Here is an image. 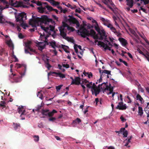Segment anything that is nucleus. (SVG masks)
Listing matches in <instances>:
<instances>
[{"label": "nucleus", "mask_w": 149, "mask_h": 149, "mask_svg": "<svg viewBox=\"0 0 149 149\" xmlns=\"http://www.w3.org/2000/svg\"><path fill=\"white\" fill-rule=\"evenodd\" d=\"M30 19L29 24L32 27H36V25H40L41 28L49 35H51V31H54V26L49 24L51 23L52 24H55V22L52 19L49 18L46 15L42 16L41 18L36 17Z\"/></svg>", "instance_id": "obj_1"}, {"label": "nucleus", "mask_w": 149, "mask_h": 149, "mask_svg": "<svg viewBox=\"0 0 149 149\" xmlns=\"http://www.w3.org/2000/svg\"><path fill=\"white\" fill-rule=\"evenodd\" d=\"M80 30V35L82 37L84 38H85L86 36H91L94 39H98L102 40L104 39V37H106V36L105 35V32L103 29L101 30V34H99L100 36V38H99L97 35L96 34L95 31L93 29H91L90 31H89L85 28L83 27L82 29H81Z\"/></svg>", "instance_id": "obj_2"}, {"label": "nucleus", "mask_w": 149, "mask_h": 149, "mask_svg": "<svg viewBox=\"0 0 149 149\" xmlns=\"http://www.w3.org/2000/svg\"><path fill=\"white\" fill-rule=\"evenodd\" d=\"M24 18H25V19H27L26 14L24 12L19 13L17 16L15 17L16 22H19L23 28L26 29V27H28V26L24 22L23 19Z\"/></svg>", "instance_id": "obj_3"}, {"label": "nucleus", "mask_w": 149, "mask_h": 149, "mask_svg": "<svg viewBox=\"0 0 149 149\" xmlns=\"http://www.w3.org/2000/svg\"><path fill=\"white\" fill-rule=\"evenodd\" d=\"M48 37V36H45L44 32L43 33V34L40 33V39H44V40L41 39V40H43L47 45L49 44V45L51 46L54 49L56 48V47H58L56 45V42L54 40L50 42L49 43L48 42L47 37Z\"/></svg>", "instance_id": "obj_4"}, {"label": "nucleus", "mask_w": 149, "mask_h": 149, "mask_svg": "<svg viewBox=\"0 0 149 149\" xmlns=\"http://www.w3.org/2000/svg\"><path fill=\"white\" fill-rule=\"evenodd\" d=\"M68 18H67L66 17H65V18L71 24H76V27H79L80 26V24L79 21L74 17L72 15H69L68 16Z\"/></svg>", "instance_id": "obj_5"}, {"label": "nucleus", "mask_w": 149, "mask_h": 149, "mask_svg": "<svg viewBox=\"0 0 149 149\" xmlns=\"http://www.w3.org/2000/svg\"><path fill=\"white\" fill-rule=\"evenodd\" d=\"M57 112V111L54 109H53L52 111L49 112V110L48 109H42L41 111V113L42 115L48 116L49 117L52 116L55 113Z\"/></svg>", "instance_id": "obj_6"}, {"label": "nucleus", "mask_w": 149, "mask_h": 149, "mask_svg": "<svg viewBox=\"0 0 149 149\" xmlns=\"http://www.w3.org/2000/svg\"><path fill=\"white\" fill-rule=\"evenodd\" d=\"M100 19L102 22L103 24L107 26L108 28L111 29L112 26V25L110 23V21L107 19H105L104 18L100 17H99Z\"/></svg>", "instance_id": "obj_7"}, {"label": "nucleus", "mask_w": 149, "mask_h": 149, "mask_svg": "<svg viewBox=\"0 0 149 149\" xmlns=\"http://www.w3.org/2000/svg\"><path fill=\"white\" fill-rule=\"evenodd\" d=\"M97 45L98 46H100V47L104 48V49L105 51L106 50H109V51L111 50V47L108 45L107 43L105 44L103 42L99 41Z\"/></svg>", "instance_id": "obj_8"}, {"label": "nucleus", "mask_w": 149, "mask_h": 149, "mask_svg": "<svg viewBox=\"0 0 149 149\" xmlns=\"http://www.w3.org/2000/svg\"><path fill=\"white\" fill-rule=\"evenodd\" d=\"M70 79H72V81L71 85L75 84L79 85L80 84V78L79 77H75V79H74L72 77H70Z\"/></svg>", "instance_id": "obj_9"}, {"label": "nucleus", "mask_w": 149, "mask_h": 149, "mask_svg": "<svg viewBox=\"0 0 149 149\" xmlns=\"http://www.w3.org/2000/svg\"><path fill=\"white\" fill-rule=\"evenodd\" d=\"M59 30L60 35L64 38L65 39L66 33L65 32L66 30L63 27H59Z\"/></svg>", "instance_id": "obj_10"}, {"label": "nucleus", "mask_w": 149, "mask_h": 149, "mask_svg": "<svg viewBox=\"0 0 149 149\" xmlns=\"http://www.w3.org/2000/svg\"><path fill=\"white\" fill-rule=\"evenodd\" d=\"M107 84L108 82L107 81L106 83L104 82L101 84V89L108 90L112 87L111 86V84H109V85L108 86Z\"/></svg>", "instance_id": "obj_11"}, {"label": "nucleus", "mask_w": 149, "mask_h": 149, "mask_svg": "<svg viewBox=\"0 0 149 149\" xmlns=\"http://www.w3.org/2000/svg\"><path fill=\"white\" fill-rule=\"evenodd\" d=\"M46 44L43 42H39L37 44L38 49L40 51H42L45 47Z\"/></svg>", "instance_id": "obj_12"}, {"label": "nucleus", "mask_w": 149, "mask_h": 149, "mask_svg": "<svg viewBox=\"0 0 149 149\" xmlns=\"http://www.w3.org/2000/svg\"><path fill=\"white\" fill-rule=\"evenodd\" d=\"M18 112L19 113H21L20 117H22L23 115L24 114L25 110L24 109L23 107H22L18 108Z\"/></svg>", "instance_id": "obj_13"}, {"label": "nucleus", "mask_w": 149, "mask_h": 149, "mask_svg": "<svg viewBox=\"0 0 149 149\" xmlns=\"http://www.w3.org/2000/svg\"><path fill=\"white\" fill-rule=\"evenodd\" d=\"M139 52L140 54L143 55L148 61L149 60V53L148 52H147L146 54H144L142 51L140 50L139 51Z\"/></svg>", "instance_id": "obj_14"}, {"label": "nucleus", "mask_w": 149, "mask_h": 149, "mask_svg": "<svg viewBox=\"0 0 149 149\" xmlns=\"http://www.w3.org/2000/svg\"><path fill=\"white\" fill-rule=\"evenodd\" d=\"M126 1L127 2V5L130 8H132L134 5L133 0H126Z\"/></svg>", "instance_id": "obj_15"}, {"label": "nucleus", "mask_w": 149, "mask_h": 149, "mask_svg": "<svg viewBox=\"0 0 149 149\" xmlns=\"http://www.w3.org/2000/svg\"><path fill=\"white\" fill-rule=\"evenodd\" d=\"M31 41L30 40H28L26 42H25V44L26 48H25V49H27L28 50V49H30V48L31 47Z\"/></svg>", "instance_id": "obj_16"}, {"label": "nucleus", "mask_w": 149, "mask_h": 149, "mask_svg": "<svg viewBox=\"0 0 149 149\" xmlns=\"http://www.w3.org/2000/svg\"><path fill=\"white\" fill-rule=\"evenodd\" d=\"M136 99L137 100H139L141 104L144 102V100L141 96L139 94H137L136 96Z\"/></svg>", "instance_id": "obj_17"}, {"label": "nucleus", "mask_w": 149, "mask_h": 149, "mask_svg": "<svg viewBox=\"0 0 149 149\" xmlns=\"http://www.w3.org/2000/svg\"><path fill=\"white\" fill-rule=\"evenodd\" d=\"M120 41L122 45L123 46H125L127 44V40L123 38H121L120 39Z\"/></svg>", "instance_id": "obj_18"}, {"label": "nucleus", "mask_w": 149, "mask_h": 149, "mask_svg": "<svg viewBox=\"0 0 149 149\" xmlns=\"http://www.w3.org/2000/svg\"><path fill=\"white\" fill-rule=\"evenodd\" d=\"M129 31L130 33L132 34L136 38H139V36L136 33L135 31L133 29H130Z\"/></svg>", "instance_id": "obj_19"}, {"label": "nucleus", "mask_w": 149, "mask_h": 149, "mask_svg": "<svg viewBox=\"0 0 149 149\" xmlns=\"http://www.w3.org/2000/svg\"><path fill=\"white\" fill-rule=\"evenodd\" d=\"M61 47L63 49L64 51L67 53H69L70 52L67 50V48H68V47L64 45H61Z\"/></svg>", "instance_id": "obj_20"}, {"label": "nucleus", "mask_w": 149, "mask_h": 149, "mask_svg": "<svg viewBox=\"0 0 149 149\" xmlns=\"http://www.w3.org/2000/svg\"><path fill=\"white\" fill-rule=\"evenodd\" d=\"M94 91V93L95 96H96L100 92V89H97V88H95L93 89Z\"/></svg>", "instance_id": "obj_21"}, {"label": "nucleus", "mask_w": 149, "mask_h": 149, "mask_svg": "<svg viewBox=\"0 0 149 149\" xmlns=\"http://www.w3.org/2000/svg\"><path fill=\"white\" fill-rule=\"evenodd\" d=\"M4 4H6V6L5 7H3L2 8L0 7V10L1 9V11H2L4 9L6 8H9V5L8 4V3L6 2H4Z\"/></svg>", "instance_id": "obj_22"}, {"label": "nucleus", "mask_w": 149, "mask_h": 149, "mask_svg": "<svg viewBox=\"0 0 149 149\" xmlns=\"http://www.w3.org/2000/svg\"><path fill=\"white\" fill-rule=\"evenodd\" d=\"M110 29L116 34H117L118 36H119V33L116 31V29L113 26Z\"/></svg>", "instance_id": "obj_23"}, {"label": "nucleus", "mask_w": 149, "mask_h": 149, "mask_svg": "<svg viewBox=\"0 0 149 149\" xmlns=\"http://www.w3.org/2000/svg\"><path fill=\"white\" fill-rule=\"evenodd\" d=\"M139 110H138V113L141 116L143 114V110L142 108L141 107H138Z\"/></svg>", "instance_id": "obj_24"}, {"label": "nucleus", "mask_w": 149, "mask_h": 149, "mask_svg": "<svg viewBox=\"0 0 149 149\" xmlns=\"http://www.w3.org/2000/svg\"><path fill=\"white\" fill-rule=\"evenodd\" d=\"M56 74L57 75L56 77L58 76L62 78H63L65 77V75L64 74H62L60 72H56Z\"/></svg>", "instance_id": "obj_25"}, {"label": "nucleus", "mask_w": 149, "mask_h": 149, "mask_svg": "<svg viewBox=\"0 0 149 149\" xmlns=\"http://www.w3.org/2000/svg\"><path fill=\"white\" fill-rule=\"evenodd\" d=\"M95 29L98 32L99 34H101V30H100V29L99 27L98 24H97L96 26H95Z\"/></svg>", "instance_id": "obj_26"}, {"label": "nucleus", "mask_w": 149, "mask_h": 149, "mask_svg": "<svg viewBox=\"0 0 149 149\" xmlns=\"http://www.w3.org/2000/svg\"><path fill=\"white\" fill-rule=\"evenodd\" d=\"M45 63L46 64V67L47 68L48 70H49L52 66L49 63L48 59H47V61L45 62Z\"/></svg>", "instance_id": "obj_27"}, {"label": "nucleus", "mask_w": 149, "mask_h": 149, "mask_svg": "<svg viewBox=\"0 0 149 149\" xmlns=\"http://www.w3.org/2000/svg\"><path fill=\"white\" fill-rule=\"evenodd\" d=\"M65 5L67 7L70 8L72 9H74L76 8V6H72L69 3H68L67 4H65Z\"/></svg>", "instance_id": "obj_28"}, {"label": "nucleus", "mask_w": 149, "mask_h": 149, "mask_svg": "<svg viewBox=\"0 0 149 149\" xmlns=\"http://www.w3.org/2000/svg\"><path fill=\"white\" fill-rule=\"evenodd\" d=\"M37 96L41 100H42L43 99V95L40 92H38Z\"/></svg>", "instance_id": "obj_29"}, {"label": "nucleus", "mask_w": 149, "mask_h": 149, "mask_svg": "<svg viewBox=\"0 0 149 149\" xmlns=\"http://www.w3.org/2000/svg\"><path fill=\"white\" fill-rule=\"evenodd\" d=\"M81 121V120L79 118H77V119L73 121V123H79Z\"/></svg>", "instance_id": "obj_30"}, {"label": "nucleus", "mask_w": 149, "mask_h": 149, "mask_svg": "<svg viewBox=\"0 0 149 149\" xmlns=\"http://www.w3.org/2000/svg\"><path fill=\"white\" fill-rule=\"evenodd\" d=\"M111 71H110L105 70H103L102 72V74H103L104 73H105L108 74H111Z\"/></svg>", "instance_id": "obj_31"}, {"label": "nucleus", "mask_w": 149, "mask_h": 149, "mask_svg": "<svg viewBox=\"0 0 149 149\" xmlns=\"http://www.w3.org/2000/svg\"><path fill=\"white\" fill-rule=\"evenodd\" d=\"M14 127L15 129L16 130L20 127V124L19 123H13Z\"/></svg>", "instance_id": "obj_32"}, {"label": "nucleus", "mask_w": 149, "mask_h": 149, "mask_svg": "<svg viewBox=\"0 0 149 149\" xmlns=\"http://www.w3.org/2000/svg\"><path fill=\"white\" fill-rule=\"evenodd\" d=\"M6 102L4 101H1L0 103V107H2L3 108L6 107L5 104Z\"/></svg>", "instance_id": "obj_33"}, {"label": "nucleus", "mask_w": 149, "mask_h": 149, "mask_svg": "<svg viewBox=\"0 0 149 149\" xmlns=\"http://www.w3.org/2000/svg\"><path fill=\"white\" fill-rule=\"evenodd\" d=\"M123 105V102L122 101L120 102H119L118 103V106L116 107V109H119L121 107H121L122 105Z\"/></svg>", "instance_id": "obj_34"}, {"label": "nucleus", "mask_w": 149, "mask_h": 149, "mask_svg": "<svg viewBox=\"0 0 149 149\" xmlns=\"http://www.w3.org/2000/svg\"><path fill=\"white\" fill-rule=\"evenodd\" d=\"M42 107V105H38L36 107L35 109V111H39L40 109H41Z\"/></svg>", "instance_id": "obj_35"}, {"label": "nucleus", "mask_w": 149, "mask_h": 149, "mask_svg": "<svg viewBox=\"0 0 149 149\" xmlns=\"http://www.w3.org/2000/svg\"><path fill=\"white\" fill-rule=\"evenodd\" d=\"M46 8L48 10L50 11H53L54 9L52 6L49 5H47L46 6Z\"/></svg>", "instance_id": "obj_36"}, {"label": "nucleus", "mask_w": 149, "mask_h": 149, "mask_svg": "<svg viewBox=\"0 0 149 149\" xmlns=\"http://www.w3.org/2000/svg\"><path fill=\"white\" fill-rule=\"evenodd\" d=\"M62 26H60V27H63L65 28V27H67L68 28V26H69L68 24L66 23L65 22H62Z\"/></svg>", "instance_id": "obj_37"}, {"label": "nucleus", "mask_w": 149, "mask_h": 149, "mask_svg": "<svg viewBox=\"0 0 149 149\" xmlns=\"http://www.w3.org/2000/svg\"><path fill=\"white\" fill-rule=\"evenodd\" d=\"M121 107L119 109V110H124L126 109L127 108V107L126 105V104L122 105Z\"/></svg>", "instance_id": "obj_38"}, {"label": "nucleus", "mask_w": 149, "mask_h": 149, "mask_svg": "<svg viewBox=\"0 0 149 149\" xmlns=\"http://www.w3.org/2000/svg\"><path fill=\"white\" fill-rule=\"evenodd\" d=\"M121 107L119 109V110H124L126 109L127 108V107L126 105V104L122 105Z\"/></svg>", "instance_id": "obj_39"}, {"label": "nucleus", "mask_w": 149, "mask_h": 149, "mask_svg": "<svg viewBox=\"0 0 149 149\" xmlns=\"http://www.w3.org/2000/svg\"><path fill=\"white\" fill-rule=\"evenodd\" d=\"M67 29L71 31H74L75 30V29L72 27H70V26H68Z\"/></svg>", "instance_id": "obj_40"}, {"label": "nucleus", "mask_w": 149, "mask_h": 149, "mask_svg": "<svg viewBox=\"0 0 149 149\" xmlns=\"http://www.w3.org/2000/svg\"><path fill=\"white\" fill-rule=\"evenodd\" d=\"M38 12L41 13H43L44 12L43 10L42 7L41 6L38 8Z\"/></svg>", "instance_id": "obj_41"}, {"label": "nucleus", "mask_w": 149, "mask_h": 149, "mask_svg": "<svg viewBox=\"0 0 149 149\" xmlns=\"http://www.w3.org/2000/svg\"><path fill=\"white\" fill-rule=\"evenodd\" d=\"M34 138V140L35 141H38L39 140V136H38L34 135L33 136Z\"/></svg>", "instance_id": "obj_42"}, {"label": "nucleus", "mask_w": 149, "mask_h": 149, "mask_svg": "<svg viewBox=\"0 0 149 149\" xmlns=\"http://www.w3.org/2000/svg\"><path fill=\"white\" fill-rule=\"evenodd\" d=\"M63 86L62 85H60L56 86V89L57 91H58Z\"/></svg>", "instance_id": "obj_43"}, {"label": "nucleus", "mask_w": 149, "mask_h": 149, "mask_svg": "<svg viewBox=\"0 0 149 149\" xmlns=\"http://www.w3.org/2000/svg\"><path fill=\"white\" fill-rule=\"evenodd\" d=\"M92 85V82H89V84H87L86 86L88 88H91Z\"/></svg>", "instance_id": "obj_44"}, {"label": "nucleus", "mask_w": 149, "mask_h": 149, "mask_svg": "<svg viewBox=\"0 0 149 149\" xmlns=\"http://www.w3.org/2000/svg\"><path fill=\"white\" fill-rule=\"evenodd\" d=\"M128 134V132L127 131L125 130L123 133V135L124 137H127Z\"/></svg>", "instance_id": "obj_45"}, {"label": "nucleus", "mask_w": 149, "mask_h": 149, "mask_svg": "<svg viewBox=\"0 0 149 149\" xmlns=\"http://www.w3.org/2000/svg\"><path fill=\"white\" fill-rule=\"evenodd\" d=\"M93 86H92L91 87V88H92V94H93V91L92 90L93 89L95 88H97V86L94 83H93V84H92Z\"/></svg>", "instance_id": "obj_46"}, {"label": "nucleus", "mask_w": 149, "mask_h": 149, "mask_svg": "<svg viewBox=\"0 0 149 149\" xmlns=\"http://www.w3.org/2000/svg\"><path fill=\"white\" fill-rule=\"evenodd\" d=\"M52 17L55 20H56V22H58V18L57 17L56 15H52Z\"/></svg>", "instance_id": "obj_47"}, {"label": "nucleus", "mask_w": 149, "mask_h": 149, "mask_svg": "<svg viewBox=\"0 0 149 149\" xmlns=\"http://www.w3.org/2000/svg\"><path fill=\"white\" fill-rule=\"evenodd\" d=\"M16 75L15 74H13V73H12L10 76L9 77L10 79H13L15 78V77H14Z\"/></svg>", "instance_id": "obj_48"}, {"label": "nucleus", "mask_w": 149, "mask_h": 149, "mask_svg": "<svg viewBox=\"0 0 149 149\" xmlns=\"http://www.w3.org/2000/svg\"><path fill=\"white\" fill-rule=\"evenodd\" d=\"M76 46H77V45L76 44H75L74 45V49L76 53H78V49H77Z\"/></svg>", "instance_id": "obj_49"}, {"label": "nucleus", "mask_w": 149, "mask_h": 149, "mask_svg": "<svg viewBox=\"0 0 149 149\" xmlns=\"http://www.w3.org/2000/svg\"><path fill=\"white\" fill-rule=\"evenodd\" d=\"M49 119V120L50 121H54L56 120V118L55 117H50Z\"/></svg>", "instance_id": "obj_50"}, {"label": "nucleus", "mask_w": 149, "mask_h": 149, "mask_svg": "<svg viewBox=\"0 0 149 149\" xmlns=\"http://www.w3.org/2000/svg\"><path fill=\"white\" fill-rule=\"evenodd\" d=\"M46 1L50 3L52 5L54 4V3L55 2V1L54 0H46Z\"/></svg>", "instance_id": "obj_51"}, {"label": "nucleus", "mask_w": 149, "mask_h": 149, "mask_svg": "<svg viewBox=\"0 0 149 149\" xmlns=\"http://www.w3.org/2000/svg\"><path fill=\"white\" fill-rule=\"evenodd\" d=\"M132 138V136H128L126 139V140H127V142L130 143V140Z\"/></svg>", "instance_id": "obj_52"}, {"label": "nucleus", "mask_w": 149, "mask_h": 149, "mask_svg": "<svg viewBox=\"0 0 149 149\" xmlns=\"http://www.w3.org/2000/svg\"><path fill=\"white\" fill-rule=\"evenodd\" d=\"M24 51L25 53L26 54H29L30 55H32L33 54L31 52H29V50H27V49H24Z\"/></svg>", "instance_id": "obj_53"}, {"label": "nucleus", "mask_w": 149, "mask_h": 149, "mask_svg": "<svg viewBox=\"0 0 149 149\" xmlns=\"http://www.w3.org/2000/svg\"><path fill=\"white\" fill-rule=\"evenodd\" d=\"M29 50L31 52H34L35 53H36V50L35 49H33L31 48V47H30V49H28V50Z\"/></svg>", "instance_id": "obj_54"}, {"label": "nucleus", "mask_w": 149, "mask_h": 149, "mask_svg": "<svg viewBox=\"0 0 149 149\" xmlns=\"http://www.w3.org/2000/svg\"><path fill=\"white\" fill-rule=\"evenodd\" d=\"M65 40H68V41H72L73 40V39L71 38H70L69 37H66V38L65 39Z\"/></svg>", "instance_id": "obj_55"}, {"label": "nucleus", "mask_w": 149, "mask_h": 149, "mask_svg": "<svg viewBox=\"0 0 149 149\" xmlns=\"http://www.w3.org/2000/svg\"><path fill=\"white\" fill-rule=\"evenodd\" d=\"M56 74V72H49L48 73V76H49L52 75V74Z\"/></svg>", "instance_id": "obj_56"}, {"label": "nucleus", "mask_w": 149, "mask_h": 149, "mask_svg": "<svg viewBox=\"0 0 149 149\" xmlns=\"http://www.w3.org/2000/svg\"><path fill=\"white\" fill-rule=\"evenodd\" d=\"M135 84L137 85L138 86L139 88H140V87H141L140 84L139 83L138 81H135Z\"/></svg>", "instance_id": "obj_57"}, {"label": "nucleus", "mask_w": 149, "mask_h": 149, "mask_svg": "<svg viewBox=\"0 0 149 149\" xmlns=\"http://www.w3.org/2000/svg\"><path fill=\"white\" fill-rule=\"evenodd\" d=\"M7 44L10 47H11L12 45V44L11 41H8L7 42Z\"/></svg>", "instance_id": "obj_58"}, {"label": "nucleus", "mask_w": 149, "mask_h": 149, "mask_svg": "<svg viewBox=\"0 0 149 149\" xmlns=\"http://www.w3.org/2000/svg\"><path fill=\"white\" fill-rule=\"evenodd\" d=\"M36 4L39 6H41L42 5V4L40 1H37L36 3Z\"/></svg>", "instance_id": "obj_59"}, {"label": "nucleus", "mask_w": 149, "mask_h": 149, "mask_svg": "<svg viewBox=\"0 0 149 149\" xmlns=\"http://www.w3.org/2000/svg\"><path fill=\"white\" fill-rule=\"evenodd\" d=\"M62 65L63 67L65 68H69V65L68 64H63Z\"/></svg>", "instance_id": "obj_60"}, {"label": "nucleus", "mask_w": 149, "mask_h": 149, "mask_svg": "<svg viewBox=\"0 0 149 149\" xmlns=\"http://www.w3.org/2000/svg\"><path fill=\"white\" fill-rule=\"evenodd\" d=\"M108 90H109V92L108 94H111L113 92V87H112L111 88H110V89H109Z\"/></svg>", "instance_id": "obj_61"}, {"label": "nucleus", "mask_w": 149, "mask_h": 149, "mask_svg": "<svg viewBox=\"0 0 149 149\" xmlns=\"http://www.w3.org/2000/svg\"><path fill=\"white\" fill-rule=\"evenodd\" d=\"M4 52V50L3 49H1L0 51V55L1 56L3 54Z\"/></svg>", "instance_id": "obj_62"}, {"label": "nucleus", "mask_w": 149, "mask_h": 149, "mask_svg": "<svg viewBox=\"0 0 149 149\" xmlns=\"http://www.w3.org/2000/svg\"><path fill=\"white\" fill-rule=\"evenodd\" d=\"M120 119L121 120V121L123 122H125L126 121V119L124 118L122 116H120Z\"/></svg>", "instance_id": "obj_63"}, {"label": "nucleus", "mask_w": 149, "mask_h": 149, "mask_svg": "<svg viewBox=\"0 0 149 149\" xmlns=\"http://www.w3.org/2000/svg\"><path fill=\"white\" fill-rule=\"evenodd\" d=\"M12 57H13V58L15 59V62H18V60L17 58L16 57V56L15 55H13V56H12Z\"/></svg>", "instance_id": "obj_64"}]
</instances>
